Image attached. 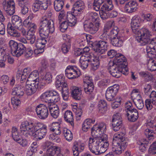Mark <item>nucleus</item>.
Listing matches in <instances>:
<instances>
[{
  "mask_svg": "<svg viewBox=\"0 0 156 156\" xmlns=\"http://www.w3.org/2000/svg\"><path fill=\"white\" fill-rule=\"evenodd\" d=\"M106 124L101 122L95 125L91 129V133L95 132L98 136L94 138H90L89 141V147L92 153L95 155H99L106 151L109 146L107 136L104 133L106 131Z\"/></svg>",
  "mask_w": 156,
  "mask_h": 156,
  "instance_id": "nucleus-1",
  "label": "nucleus"
},
{
  "mask_svg": "<svg viewBox=\"0 0 156 156\" xmlns=\"http://www.w3.org/2000/svg\"><path fill=\"white\" fill-rule=\"evenodd\" d=\"M140 35L136 37V40L140 46L147 44L146 51L149 58H153L156 60V41L154 38H151V34L147 28L143 27L140 30Z\"/></svg>",
  "mask_w": 156,
  "mask_h": 156,
  "instance_id": "nucleus-2",
  "label": "nucleus"
},
{
  "mask_svg": "<svg viewBox=\"0 0 156 156\" xmlns=\"http://www.w3.org/2000/svg\"><path fill=\"white\" fill-rule=\"evenodd\" d=\"M41 98L42 101L48 103L51 116L54 118H57L59 114V110L58 106L55 103L60 100L59 93L55 90H49L43 93Z\"/></svg>",
  "mask_w": 156,
  "mask_h": 156,
  "instance_id": "nucleus-3",
  "label": "nucleus"
},
{
  "mask_svg": "<svg viewBox=\"0 0 156 156\" xmlns=\"http://www.w3.org/2000/svg\"><path fill=\"white\" fill-rule=\"evenodd\" d=\"M109 29L107 26H105L102 30V33L99 36L101 40L93 44V50L96 53L101 54L104 53L107 50L110 38L107 34Z\"/></svg>",
  "mask_w": 156,
  "mask_h": 156,
  "instance_id": "nucleus-4",
  "label": "nucleus"
},
{
  "mask_svg": "<svg viewBox=\"0 0 156 156\" xmlns=\"http://www.w3.org/2000/svg\"><path fill=\"white\" fill-rule=\"evenodd\" d=\"M55 30L54 22L51 20L48 19L45 17L41 19L38 33L41 38H47L50 33L52 34Z\"/></svg>",
  "mask_w": 156,
  "mask_h": 156,
  "instance_id": "nucleus-5",
  "label": "nucleus"
},
{
  "mask_svg": "<svg viewBox=\"0 0 156 156\" xmlns=\"http://www.w3.org/2000/svg\"><path fill=\"white\" fill-rule=\"evenodd\" d=\"M80 62L81 67L83 69L87 68L90 63L91 68L94 70L98 69L100 64L99 57L94 55L81 56Z\"/></svg>",
  "mask_w": 156,
  "mask_h": 156,
  "instance_id": "nucleus-6",
  "label": "nucleus"
},
{
  "mask_svg": "<svg viewBox=\"0 0 156 156\" xmlns=\"http://www.w3.org/2000/svg\"><path fill=\"white\" fill-rule=\"evenodd\" d=\"M9 46L13 56L18 57L21 56L26 50V47L22 43H18L14 40L9 42Z\"/></svg>",
  "mask_w": 156,
  "mask_h": 156,
  "instance_id": "nucleus-7",
  "label": "nucleus"
},
{
  "mask_svg": "<svg viewBox=\"0 0 156 156\" xmlns=\"http://www.w3.org/2000/svg\"><path fill=\"white\" fill-rule=\"evenodd\" d=\"M121 131L114 134L113 138L112 144L116 146L118 144L122 145L124 147H126L129 140L126 137V132L125 129H121Z\"/></svg>",
  "mask_w": 156,
  "mask_h": 156,
  "instance_id": "nucleus-8",
  "label": "nucleus"
},
{
  "mask_svg": "<svg viewBox=\"0 0 156 156\" xmlns=\"http://www.w3.org/2000/svg\"><path fill=\"white\" fill-rule=\"evenodd\" d=\"M83 82V86L85 93L87 94H89L88 98L90 100H92L94 97V95L92 93L94 90L93 80L90 77L85 76L84 78Z\"/></svg>",
  "mask_w": 156,
  "mask_h": 156,
  "instance_id": "nucleus-9",
  "label": "nucleus"
},
{
  "mask_svg": "<svg viewBox=\"0 0 156 156\" xmlns=\"http://www.w3.org/2000/svg\"><path fill=\"white\" fill-rule=\"evenodd\" d=\"M34 124L31 122L27 121L22 122L20 126L21 132L25 135L26 137L28 135H33L34 134Z\"/></svg>",
  "mask_w": 156,
  "mask_h": 156,
  "instance_id": "nucleus-10",
  "label": "nucleus"
},
{
  "mask_svg": "<svg viewBox=\"0 0 156 156\" xmlns=\"http://www.w3.org/2000/svg\"><path fill=\"white\" fill-rule=\"evenodd\" d=\"M65 72L66 76L71 79L78 77L80 74L79 70L75 66H68Z\"/></svg>",
  "mask_w": 156,
  "mask_h": 156,
  "instance_id": "nucleus-11",
  "label": "nucleus"
},
{
  "mask_svg": "<svg viewBox=\"0 0 156 156\" xmlns=\"http://www.w3.org/2000/svg\"><path fill=\"white\" fill-rule=\"evenodd\" d=\"M3 7L8 16H10L15 12V3L13 0H5V4L3 2Z\"/></svg>",
  "mask_w": 156,
  "mask_h": 156,
  "instance_id": "nucleus-12",
  "label": "nucleus"
},
{
  "mask_svg": "<svg viewBox=\"0 0 156 156\" xmlns=\"http://www.w3.org/2000/svg\"><path fill=\"white\" fill-rule=\"evenodd\" d=\"M36 112L38 117L41 119H46L48 115V110L47 106L43 104H40L37 106Z\"/></svg>",
  "mask_w": 156,
  "mask_h": 156,
  "instance_id": "nucleus-13",
  "label": "nucleus"
},
{
  "mask_svg": "<svg viewBox=\"0 0 156 156\" xmlns=\"http://www.w3.org/2000/svg\"><path fill=\"white\" fill-rule=\"evenodd\" d=\"M119 88L118 86L114 85L107 89L105 94V97L108 101H111L114 100V98L118 92Z\"/></svg>",
  "mask_w": 156,
  "mask_h": 156,
  "instance_id": "nucleus-14",
  "label": "nucleus"
},
{
  "mask_svg": "<svg viewBox=\"0 0 156 156\" xmlns=\"http://www.w3.org/2000/svg\"><path fill=\"white\" fill-rule=\"evenodd\" d=\"M100 23L99 22H96L94 24L91 22H88L84 24L85 30L90 34H94L98 30Z\"/></svg>",
  "mask_w": 156,
  "mask_h": 156,
  "instance_id": "nucleus-15",
  "label": "nucleus"
},
{
  "mask_svg": "<svg viewBox=\"0 0 156 156\" xmlns=\"http://www.w3.org/2000/svg\"><path fill=\"white\" fill-rule=\"evenodd\" d=\"M36 83H34L26 82V83H24L25 85V91L27 95H31L36 92L39 85L37 82Z\"/></svg>",
  "mask_w": 156,
  "mask_h": 156,
  "instance_id": "nucleus-16",
  "label": "nucleus"
},
{
  "mask_svg": "<svg viewBox=\"0 0 156 156\" xmlns=\"http://www.w3.org/2000/svg\"><path fill=\"white\" fill-rule=\"evenodd\" d=\"M85 8L84 2L82 0L76 2L73 7V13L76 15H80L83 12Z\"/></svg>",
  "mask_w": 156,
  "mask_h": 156,
  "instance_id": "nucleus-17",
  "label": "nucleus"
},
{
  "mask_svg": "<svg viewBox=\"0 0 156 156\" xmlns=\"http://www.w3.org/2000/svg\"><path fill=\"white\" fill-rule=\"evenodd\" d=\"M47 41L46 38H41L37 40L35 43V46L37 50H35V53L37 54L41 53L44 51L45 45L47 43Z\"/></svg>",
  "mask_w": 156,
  "mask_h": 156,
  "instance_id": "nucleus-18",
  "label": "nucleus"
},
{
  "mask_svg": "<svg viewBox=\"0 0 156 156\" xmlns=\"http://www.w3.org/2000/svg\"><path fill=\"white\" fill-rule=\"evenodd\" d=\"M125 39L123 36L121 35L120 34H119L118 36L110 39L109 42L114 46L120 47L122 46L123 41Z\"/></svg>",
  "mask_w": 156,
  "mask_h": 156,
  "instance_id": "nucleus-19",
  "label": "nucleus"
},
{
  "mask_svg": "<svg viewBox=\"0 0 156 156\" xmlns=\"http://www.w3.org/2000/svg\"><path fill=\"white\" fill-rule=\"evenodd\" d=\"M124 62H127L126 59L125 57L122 54L118 53L114 58L113 61L110 62L109 63L110 65L114 64L119 66L124 63Z\"/></svg>",
  "mask_w": 156,
  "mask_h": 156,
  "instance_id": "nucleus-20",
  "label": "nucleus"
},
{
  "mask_svg": "<svg viewBox=\"0 0 156 156\" xmlns=\"http://www.w3.org/2000/svg\"><path fill=\"white\" fill-rule=\"evenodd\" d=\"M55 85L57 88L61 87V89H62L67 87V84L65 81V78L63 75L60 74L56 77Z\"/></svg>",
  "mask_w": 156,
  "mask_h": 156,
  "instance_id": "nucleus-21",
  "label": "nucleus"
},
{
  "mask_svg": "<svg viewBox=\"0 0 156 156\" xmlns=\"http://www.w3.org/2000/svg\"><path fill=\"white\" fill-rule=\"evenodd\" d=\"M24 87L25 85L24 83L16 85V87L13 89L12 93V94L20 97L23 96L25 91Z\"/></svg>",
  "mask_w": 156,
  "mask_h": 156,
  "instance_id": "nucleus-22",
  "label": "nucleus"
},
{
  "mask_svg": "<svg viewBox=\"0 0 156 156\" xmlns=\"http://www.w3.org/2000/svg\"><path fill=\"white\" fill-rule=\"evenodd\" d=\"M137 6L138 5L136 1H131L126 4L125 10L128 13H132L137 10Z\"/></svg>",
  "mask_w": 156,
  "mask_h": 156,
  "instance_id": "nucleus-23",
  "label": "nucleus"
},
{
  "mask_svg": "<svg viewBox=\"0 0 156 156\" xmlns=\"http://www.w3.org/2000/svg\"><path fill=\"white\" fill-rule=\"evenodd\" d=\"M109 71L110 74L113 77L118 78L121 76L119 66L116 65H111L109 64Z\"/></svg>",
  "mask_w": 156,
  "mask_h": 156,
  "instance_id": "nucleus-24",
  "label": "nucleus"
},
{
  "mask_svg": "<svg viewBox=\"0 0 156 156\" xmlns=\"http://www.w3.org/2000/svg\"><path fill=\"white\" fill-rule=\"evenodd\" d=\"M126 115L129 121L134 122L137 119L138 113L136 109H132L130 110L126 111Z\"/></svg>",
  "mask_w": 156,
  "mask_h": 156,
  "instance_id": "nucleus-25",
  "label": "nucleus"
},
{
  "mask_svg": "<svg viewBox=\"0 0 156 156\" xmlns=\"http://www.w3.org/2000/svg\"><path fill=\"white\" fill-rule=\"evenodd\" d=\"M142 20L139 16L135 15L131 20V26L133 30L137 29L140 26Z\"/></svg>",
  "mask_w": 156,
  "mask_h": 156,
  "instance_id": "nucleus-26",
  "label": "nucleus"
},
{
  "mask_svg": "<svg viewBox=\"0 0 156 156\" xmlns=\"http://www.w3.org/2000/svg\"><path fill=\"white\" fill-rule=\"evenodd\" d=\"M14 27L10 23H9L7 28V33L12 37H20L21 36L20 33L15 29Z\"/></svg>",
  "mask_w": 156,
  "mask_h": 156,
  "instance_id": "nucleus-27",
  "label": "nucleus"
},
{
  "mask_svg": "<svg viewBox=\"0 0 156 156\" xmlns=\"http://www.w3.org/2000/svg\"><path fill=\"white\" fill-rule=\"evenodd\" d=\"M78 16L74 14L73 12V10L71 12H68L67 13L66 21L69 23V26L72 27L75 25L77 22L76 16Z\"/></svg>",
  "mask_w": 156,
  "mask_h": 156,
  "instance_id": "nucleus-28",
  "label": "nucleus"
},
{
  "mask_svg": "<svg viewBox=\"0 0 156 156\" xmlns=\"http://www.w3.org/2000/svg\"><path fill=\"white\" fill-rule=\"evenodd\" d=\"M113 147L112 151L109 152L105 156H109L108 155H113V156L116 155H120L122 153V149H123L126 147H124L122 146V145L118 144V145L115 146L114 144H112Z\"/></svg>",
  "mask_w": 156,
  "mask_h": 156,
  "instance_id": "nucleus-29",
  "label": "nucleus"
},
{
  "mask_svg": "<svg viewBox=\"0 0 156 156\" xmlns=\"http://www.w3.org/2000/svg\"><path fill=\"white\" fill-rule=\"evenodd\" d=\"M39 76L37 71L34 70L31 72L27 78V82H30V83H35L37 82L38 84H39Z\"/></svg>",
  "mask_w": 156,
  "mask_h": 156,
  "instance_id": "nucleus-30",
  "label": "nucleus"
},
{
  "mask_svg": "<svg viewBox=\"0 0 156 156\" xmlns=\"http://www.w3.org/2000/svg\"><path fill=\"white\" fill-rule=\"evenodd\" d=\"M47 156H60V148L56 146H51L48 148L46 152Z\"/></svg>",
  "mask_w": 156,
  "mask_h": 156,
  "instance_id": "nucleus-31",
  "label": "nucleus"
},
{
  "mask_svg": "<svg viewBox=\"0 0 156 156\" xmlns=\"http://www.w3.org/2000/svg\"><path fill=\"white\" fill-rule=\"evenodd\" d=\"M47 127L39 129L35 131H34V134L31 136H34L37 139L41 140L44 137L47 132Z\"/></svg>",
  "mask_w": 156,
  "mask_h": 156,
  "instance_id": "nucleus-32",
  "label": "nucleus"
},
{
  "mask_svg": "<svg viewBox=\"0 0 156 156\" xmlns=\"http://www.w3.org/2000/svg\"><path fill=\"white\" fill-rule=\"evenodd\" d=\"M49 128L50 131L54 132L56 135H60L61 133V128L58 122L52 123L49 126Z\"/></svg>",
  "mask_w": 156,
  "mask_h": 156,
  "instance_id": "nucleus-33",
  "label": "nucleus"
},
{
  "mask_svg": "<svg viewBox=\"0 0 156 156\" xmlns=\"http://www.w3.org/2000/svg\"><path fill=\"white\" fill-rule=\"evenodd\" d=\"M64 118L66 121L69 123L72 126H74L73 116L71 111L67 110L66 111L64 115Z\"/></svg>",
  "mask_w": 156,
  "mask_h": 156,
  "instance_id": "nucleus-34",
  "label": "nucleus"
},
{
  "mask_svg": "<svg viewBox=\"0 0 156 156\" xmlns=\"http://www.w3.org/2000/svg\"><path fill=\"white\" fill-rule=\"evenodd\" d=\"M86 17L89 22H99L100 19L98 14L96 12H89L86 15Z\"/></svg>",
  "mask_w": 156,
  "mask_h": 156,
  "instance_id": "nucleus-35",
  "label": "nucleus"
},
{
  "mask_svg": "<svg viewBox=\"0 0 156 156\" xmlns=\"http://www.w3.org/2000/svg\"><path fill=\"white\" fill-rule=\"evenodd\" d=\"M82 92L81 89L78 87H74L71 92L72 97L76 100H80Z\"/></svg>",
  "mask_w": 156,
  "mask_h": 156,
  "instance_id": "nucleus-36",
  "label": "nucleus"
},
{
  "mask_svg": "<svg viewBox=\"0 0 156 156\" xmlns=\"http://www.w3.org/2000/svg\"><path fill=\"white\" fill-rule=\"evenodd\" d=\"M95 122V119H86L83 124L82 130L83 131H87L88 129H90L91 126V124H94Z\"/></svg>",
  "mask_w": 156,
  "mask_h": 156,
  "instance_id": "nucleus-37",
  "label": "nucleus"
},
{
  "mask_svg": "<svg viewBox=\"0 0 156 156\" xmlns=\"http://www.w3.org/2000/svg\"><path fill=\"white\" fill-rule=\"evenodd\" d=\"M112 128L115 131L125 129L123 126L122 121H112Z\"/></svg>",
  "mask_w": 156,
  "mask_h": 156,
  "instance_id": "nucleus-38",
  "label": "nucleus"
},
{
  "mask_svg": "<svg viewBox=\"0 0 156 156\" xmlns=\"http://www.w3.org/2000/svg\"><path fill=\"white\" fill-rule=\"evenodd\" d=\"M148 60L147 67L148 70L151 71L156 70V62L153 58H149Z\"/></svg>",
  "mask_w": 156,
  "mask_h": 156,
  "instance_id": "nucleus-39",
  "label": "nucleus"
},
{
  "mask_svg": "<svg viewBox=\"0 0 156 156\" xmlns=\"http://www.w3.org/2000/svg\"><path fill=\"white\" fill-rule=\"evenodd\" d=\"M65 0H55L54 2V8L57 12L60 11L62 8Z\"/></svg>",
  "mask_w": 156,
  "mask_h": 156,
  "instance_id": "nucleus-40",
  "label": "nucleus"
},
{
  "mask_svg": "<svg viewBox=\"0 0 156 156\" xmlns=\"http://www.w3.org/2000/svg\"><path fill=\"white\" fill-rule=\"evenodd\" d=\"M98 108L99 112L103 113L107 109V104L106 101L104 100H101L98 103Z\"/></svg>",
  "mask_w": 156,
  "mask_h": 156,
  "instance_id": "nucleus-41",
  "label": "nucleus"
},
{
  "mask_svg": "<svg viewBox=\"0 0 156 156\" xmlns=\"http://www.w3.org/2000/svg\"><path fill=\"white\" fill-rule=\"evenodd\" d=\"M113 8V5L112 0H107V3L102 6L101 9L107 12L111 10Z\"/></svg>",
  "mask_w": 156,
  "mask_h": 156,
  "instance_id": "nucleus-42",
  "label": "nucleus"
},
{
  "mask_svg": "<svg viewBox=\"0 0 156 156\" xmlns=\"http://www.w3.org/2000/svg\"><path fill=\"white\" fill-rule=\"evenodd\" d=\"M62 132L65 138L68 141H71L73 139V135L71 132L67 128L63 129Z\"/></svg>",
  "mask_w": 156,
  "mask_h": 156,
  "instance_id": "nucleus-43",
  "label": "nucleus"
},
{
  "mask_svg": "<svg viewBox=\"0 0 156 156\" xmlns=\"http://www.w3.org/2000/svg\"><path fill=\"white\" fill-rule=\"evenodd\" d=\"M144 133L149 140H151L154 138L155 134L152 129L147 128L145 130Z\"/></svg>",
  "mask_w": 156,
  "mask_h": 156,
  "instance_id": "nucleus-44",
  "label": "nucleus"
},
{
  "mask_svg": "<svg viewBox=\"0 0 156 156\" xmlns=\"http://www.w3.org/2000/svg\"><path fill=\"white\" fill-rule=\"evenodd\" d=\"M47 9L44 8L43 5L35 1L32 6V9L34 11L36 12L39 10H46Z\"/></svg>",
  "mask_w": 156,
  "mask_h": 156,
  "instance_id": "nucleus-45",
  "label": "nucleus"
},
{
  "mask_svg": "<svg viewBox=\"0 0 156 156\" xmlns=\"http://www.w3.org/2000/svg\"><path fill=\"white\" fill-rule=\"evenodd\" d=\"M132 97L133 99L134 103L136 102V101H143L141 97L137 92L136 90H134L132 94Z\"/></svg>",
  "mask_w": 156,
  "mask_h": 156,
  "instance_id": "nucleus-46",
  "label": "nucleus"
},
{
  "mask_svg": "<svg viewBox=\"0 0 156 156\" xmlns=\"http://www.w3.org/2000/svg\"><path fill=\"white\" fill-rule=\"evenodd\" d=\"M5 18L3 15H0V34L4 35L5 33V25L3 23L4 21Z\"/></svg>",
  "mask_w": 156,
  "mask_h": 156,
  "instance_id": "nucleus-47",
  "label": "nucleus"
},
{
  "mask_svg": "<svg viewBox=\"0 0 156 156\" xmlns=\"http://www.w3.org/2000/svg\"><path fill=\"white\" fill-rule=\"evenodd\" d=\"M124 63L119 66V71H120L121 76L122 73H123L125 75H126L128 73V70L127 67V62H124Z\"/></svg>",
  "mask_w": 156,
  "mask_h": 156,
  "instance_id": "nucleus-48",
  "label": "nucleus"
},
{
  "mask_svg": "<svg viewBox=\"0 0 156 156\" xmlns=\"http://www.w3.org/2000/svg\"><path fill=\"white\" fill-rule=\"evenodd\" d=\"M139 74L141 77H144L147 81L151 80L153 78L152 75L148 72H140L139 73Z\"/></svg>",
  "mask_w": 156,
  "mask_h": 156,
  "instance_id": "nucleus-49",
  "label": "nucleus"
},
{
  "mask_svg": "<svg viewBox=\"0 0 156 156\" xmlns=\"http://www.w3.org/2000/svg\"><path fill=\"white\" fill-rule=\"evenodd\" d=\"M73 149H76L81 152L84 148V144L80 142H75L73 146Z\"/></svg>",
  "mask_w": 156,
  "mask_h": 156,
  "instance_id": "nucleus-50",
  "label": "nucleus"
},
{
  "mask_svg": "<svg viewBox=\"0 0 156 156\" xmlns=\"http://www.w3.org/2000/svg\"><path fill=\"white\" fill-rule=\"evenodd\" d=\"M104 0H94L93 3V8L96 11L100 9L101 5L104 2Z\"/></svg>",
  "mask_w": 156,
  "mask_h": 156,
  "instance_id": "nucleus-51",
  "label": "nucleus"
},
{
  "mask_svg": "<svg viewBox=\"0 0 156 156\" xmlns=\"http://www.w3.org/2000/svg\"><path fill=\"white\" fill-rule=\"evenodd\" d=\"M16 77L18 79L20 78V84H23L25 83V82L27 76L21 72H18L16 74Z\"/></svg>",
  "mask_w": 156,
  "mask_h": 156,
  "instance_id": "nucleus-52",
  "label": "nucleus"
},
{
  "mask_svg": "<svg viewBox=\"0 0 156 156\" xmlns=\"http://www.w3.org/2000/svg\"><path fill=\"white\" fill-rule=\"evenodd\" d=\"M23 24L25 26L27 27L29 29L33 28L34 29H37L36 25L34 23L29 21V20H25L23 21Z\"/></svg>",
  "mask_w": 156,
  "mask_h": 156,
  "instance_id": "nucleus-53",
  "label": "nucleus"
},
{
  "mask_svg": "<svg viewBox=\"0 0 156 156\" xmlns=\"http://www.w3.org/2000/svg\"><path fill=\"white\" fill-rule=\"evenodd\" d=\"M26 37L28 41V43L30 44H33L35 42L36 37L34 34L27 33Z\"/></svg>",
  "mask_w": 156,
  "mask_h": 156,
  "instance_id": "nucleus-54",
  "label": "nucleus"
},
{
  "mask_svg": "<svg viewBox=\"0 0 156 156\" xmlns=\"http://www.w3.org/2000/svg\"><path fill=\"white\" fill-rule=\"evenodd\" d=\"M12 135L14 140H17L19 137L18 129L16 127H13L12 129Z\"/></svg>",
  "mask_w": 156,
  "mask_h": 156,
  "instance_id": "nucleus-55",
  "label": "nucleus"
},
{
  "mask_svg": "<svg viewBox=\"0 0 156 156\" xmlns=\"http://www.w3.org/2000/svg\"><path fill=\"white\" fill-rule=\"evenodd\" d=\"M148 152L151 155L156 154V141L150 146L148 150Z\"/></svg>",
  "mask_w": 156,
  "mask_h": 156,
  "instance_id": "nucleus-56",
  "label": "nucleus"
},
{
  "mask_svg": "<svg viewBox=\"0 0 156 156\" xmlns=\"http://www.w3.org/2000/svg\"><path fill=\"white\" fill-rule=\"evenodd\" d=\"M146 142L145 140H139L137 142V144L140 146L139 147L140 150L141 152H143L146 150L145 146L146 145Z\"/></svg>",
  "mask_w": 156,
  "mask_h": 156,
  "instance_id": "nucleus-57",
  "label": "nucleus"
},
{
  "mask_svg": "<svg viewBox=\"0 0 156 156\" xmlns=\"http://www.w3.org/2000/svg\"><path fill=\"white\" fill-rule=\"evenodd\" d=\"M28 2H25L23 3L22 6H19L21 7V13L23 15H25L27 13L28 11Z\"/></svg>",
  "mask_w": 156,
  "mask_h": 156,
  "instance_id": "nucleus-58",
  "label": "nucleus"
},
{
  "mask_svg": "<svg viewBox=\"0 0 156 156\" xmlns=\"http://www.w3.org/2000/svg\"><path fill=\"white\" fill-rule=\"evenodd\" d=\"M70 44L69 43H64L61 46V50L64 54L67 53L70 49Z\"/></svg>",
  "mask_w": 156,
  "mask_h": 156,
  "instance_id": "nucleus-59",
  "label": "nucleus"
},
{
  "mask_svg": "<svg viewBox=\"0 0 156 156\" xmlns=\"http://www.w3.org/2000/svg\"><path fill=\"white\" fill-rule=\"evenodd\" d=\"M62 90V94L63 99L65 101H67L69 97V90L67 87L65 88L61 89Z\"/></svg>",
  "mask_w": 156,
  "mask_h": 156,
  "instance_id": "nucleus-60",
  "label": "nucleus"
},
{
  "mask_svg": "<svg viewBox=\"0 0 156 156\" xmlns=\"http://www.w3.org/2000/svg\"><path fill=\"white\" fill-rule=\"evenodd\" d=\"M119 31V29L117 27H115L113 29L110 31V35L111 37H116L118 36L119 34H120L118 32Z\"/></svg>",
  "mask_w": 156,
  "mask_h": 156,
  "instance_id": "nucleus-61",
  "label": "nucleus"
},
{
  "mask_svg": "<svg viewBox=\"0 0 156 156\" xmlns=\"http://www.w3.org/2000/svg\"><path fill=\"white\" fill-rule=\"evenodd\" d=\"M68 26H69V23L66 21H64L60 25V30L62 32H64L67 29Z\"/></svg>",
  "mask_w": 156,
  "mask_h": 156,
  "instance_id": "nucleus-62",
  "label": "nucleus"
},
{
  "mask_svg": "<svg viewBox=\"0 0 156 156\" xmlns=\"http://www.w3.org/2000/svg\"><path fill=\"white\" fill-rule=\"evenodd\" d=\"M99 14L101 18L104 20H105L109 17L108 12L101 9L99 12Z\"/></svg>",
  "mask_w": 156,
  "mask_h": 156,
  "instance_id": "nucleus-63",
  "label": "nucleus"
},
{
  "mask_svg": "<svg viewBox=\"0 0 156 156\" xmlns=\"http://www.w3.org/2000/svg\"><path fill=\"white\" fill-rule=\"evenodd\" d=\"M150 99L152 101V104L153 105L156 104V92L154 91H152L150 96Z\"/></svg>",
  "mask_w": 156,
  "mask_h": 156,
  "instance_id": "nucleus-64",
  "label": "nucleus"
}]
</instances>
